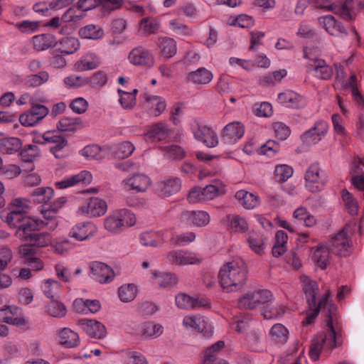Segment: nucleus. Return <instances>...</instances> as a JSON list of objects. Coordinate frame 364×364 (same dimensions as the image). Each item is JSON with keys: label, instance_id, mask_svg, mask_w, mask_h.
I'll return each mask as SVG.
<instances>
[{"label": "nucleus", "instance_id": "1", "mask_svg": "<svg viewBox=\"0 0 364 364\" xmlns=\"http://www.w3.org/2000/svg\"><path fill=\"white\" fill-rule=\"evenodd\" d=\"M335 307H331L328 310V319L327 326L328 331L326 333H320L314 339L309 350V356L316 361L318 360L321 350L323 346L332 350L342 345V331L339 326H334V321L336 319L334 311Z\"/></svg>", "mask_w": 364, "mask_h": 364}, {"label": "nucleus", "instance_id": "2", "mask_svg": "<svg viewBox=\"0 0 364 364\" xmlns=\"http://www.w3.org/2000/svg\"><path fill=\"white\" fill-rule=\"evenodd\" d=\"M247 278V269L245 262L240 257L225 263L220 268L218 279L221 287L228 291L237 290L242 287Z\"/></svg>", "mask_w": 364, "mask_h": 364}, {"label": "nucleus", "instance_id": "3", "mask_svg": "<svg viewBox=\"0 0 364 364\" xmlns=\"http://www.w3.org/2000/svg\"><path fill=\"white\" fill-rule=\"evenodd\" d=\"M6 222L11 228L17 229L16 234L23 241L28 239L29 235L45 226L43 220L28 217L19 212H10L6 217Z\"/></svg>", "mask_w": 364, "mask_h": 364}, {"label": "nucleus", "instance_id": "4", "mask_svg": "<svg viewBox=\"0 0 364 364\" xmlns=\"http://www.w3.org/2000/svg\"><path fill=\"white\" fill-rule=\"evenodd\" d=\"M136 223L135 215L129 210L120 209L107 217L104 222L106 230L117 232L124 226H132Z\"/></svg>", "mask_w": 364, "mask_h": 364}, {"label": "nucleus", "instance_id": "5", "mask_svg": "<svg viewBox=\"0 0 364 364\" xmlns=\"http://www.w3.org/2000/svg\"><path fill=\"white\" fill-rule=\"evenodd\" d=\"M272 299V294L267 289H258L249 291L238 301V306L243 309H254L257 306L266 304Z\"/></svg>", "mask_w": 364, "mask_h": 364}, {"label": "nucleus", "instance_id": "6", "mask_svg": "<svg viewBox=\"0 0 364 364\" xmlns=\"http://www.w3.org/2000/svg\"><path fill=\"white\" fill-rule=\"evenodd\" d=\"M54 193L53 190L50 187H39L33 190L31 196L34 200L39 203H43V208L41 210V213L46 220H53L55 218L57 210H55L50 204H48Z\"/></svg>", "mask_w": 364, "mask_h": 364}, {"label": "nucleus", "instance_id": "7", "mask_svg": "<svg viewBox=\"0 0 364 364\" xmlns=\"http://www.w3.org/2000/svg\"><path fill=\"white\" fill-rule=\"evenodd\" d=\"M192 132L196 140L201 141L208 147H215L218 144V138L216 132L210 127L200 124L194 122L191 124Z\"/></svg>", "mask_w": 364, "mask_h": 364}, {"label": "nucleus", "instance_id": "8", "mask_svg": "<svg viewBox=\"0 0 364 364\" xmlns=\"http://www.w3.org/2000/svg\"><path fill=\"white\" fill-rule=\"evenodd\" d=\"M305 181L306 188L312 193L319 192L323 188L326 178L320 175L318 164H313L309 167L305 173Z\"/></svg>", "mask_w": 364, "mask_h": 364}, {"label": "nucleus", "instance_id": "9", "mask_svg": "<svg viewBox=\"0 0 364 364\" xmlns=\"http://www.w3.org/2000/svg\"><path fill=\"white\" fill-rule=\"evenodd\" d=\"M332 254L339 257H347L350 254V240L343 228L328 242Z\"/></svg>", "mask_w": 364, "mask_h": 364}, {"label": "nucleus", "instance_id": "10", "mask_svg": "<svg viewBox=\"0 0 364 364\" xmlns=\"http://www.w3.org/2000/svg\"><path fill=\"white\" fill-rule=\"evenodd\" d=\"M49 109L42 105H36L18 117V120L23 126L33 127L41 122L48 114Z\"/></svg>", "mask_w": 364, "mask_h": 364}, {"label": "nucleus", "instance_id": "11", "mask_svg": "<svg viewBox=\"0 0 364 364\" xmlns=\"http://www.w3.org/2000/svg\"><path fill=\"white\" fill-rule=\"evenodd\" d=\"M310 51L311 49L309 48H305L304 50V58H309L314 61L313 63L307 65L308 70L315 71L316 76L320 79L325 80L330 79L333 73L332 68L328 65L324 60L311 57Z\"/></svg>", "mask_w": 364, "mask_h": 364}, {"label": "nucleus", "instance_id": "12", "mask_svg": "<svg viewBox=\"0 0 364 364\" xmlns=\"http://www.w3.org/2000/svg\"><path fill=\"white\" fill-rule=\"evenodd\" d=\"M129 60L131 63L135 65H141L148 68L155 64L154 57L151 52L143 47L138 46L132 50L129 55Z\"/></svg>", "mask_w": 364, "mask_h": 364}, {"label": "nucleus", "instance_id": "13", "mask_svg": "<svg viewBox=\"0 0 364 364\" xmlns=\"http://www.w3.org/2000/svg\"><path fill=\"white\" fill-rule=\"evenodd\" d=\"M90 276L101 284L112 282L114 278L113 269L105 263L93 262L90 264Z\"/></svg>", "mask_w": 364, "mask_h": 364}, {"label": "nucleus", "instance_id": "14", "mask_svg": "<svg viewBox=\"0 0 364 364\" xmlns=\"http://www.w3.org/2000/svg\"><path fill=\"white\" fill-rule=\"evenodd\" d=\"M43 139L47 142L54 144L50 148V151L55 158L62 159L68 155V152L65 150V148L68 146V140L65 137L56 135L54 132H47L43 134Z\"/></svg>", "mask_w": 364, "mask_h": 364}, {"label": "nucleus", "instance_id": "15", "mask_svg": "<svg viewBox=\"0 0 364 364\" xmlns=\"http://www.w3.org/2000/svg\"><path fill=\"white\" fill-rule=\"evenodd\" d=\"M328 125L323 120L317 121L313 127L305 132L301 136V140L306 144H317L326 134Z\"/></svg>", "mask_w": 364, "mask_h": 364}, {"label": "nucleus", "instance_id": "16", "mask_svg": "<svg viewBox=\"0 0 364 364\" xmlns=\"http://www.w3.org/2000/svg\"><path fill=\"white\" fill-rule=\"evenodd\" d=\"M180 220L187 225L203 227L209 223L210 215L203 210H186L181 213Z\"/></svg>", "mask_w": 364, "mask_h": 364}, {"label": "nucleus", "instance_id": "17", "mask_svg": "<svg viewBox=\"0 0 364 364\" xmlns=\"http://www.w3.org/2000/svg\"><path fill=\"white\" fill-rule=\"evenodd\" d=\"M78 325L91 338L102 339L106 336L107 329L100 321L82 318L77 321Z\"/></svg>", "mask_w": 364, "mask_h": 364}, {"label": "nucleus", "instance_id": "18", "mask_svg": "<svg viewBox=\"0 0 364 364\" xmlns=\"http://www.w3.org/2000/svg\"><path fill=\"white\" fill-rule=\"evenodd\" d=\"M245 127L240 122H232L228 124L221 132V137L227 144H235L242 137Z\"/></svg>", "mask_w": 364, "mask_h": 364}, {"label": "nucleus", "instance_id": "19", "mask_svg": "<svg viewBox=\"0 0 364 364\" xmlns=\"http://www.w3.org/2000/svg\"><path fill=\"white\" fill-rule=\"evenodd\" d=\"M181 187V181L178 177H171L160 182L155 186V192L162 196L168 197L178 193Z\"/></svg>", "mask_w": 364, "mask_h": 364}, {"label": "nucleus", "instance_id": "20", "mask_svg": "<svg viewBox=\"0 0 364 364\" xmlns=\"http://www.w3.org/2000/svg\"><path fill=\"white\" fill-rule=\"evenodd\" d=\"M97 232V228L91 223L77 224L69 232V237L77 241L88 239Z\"/></svg>", "mask_w": 364, "mask_h": 364}, {"label": "nucleus", "instance_id": "21", "mask_svg": "<svg viewBox=\"0 0 364 364\" xmlns=\"http://www.w3.org/2000/svg\"><path fill=\"white\" fill-rule=\"evenodd\" d=\"M301 280L309 307H314L316 305V296L319 294L318 284L307 276H301Z\"/></svg>", "mask_w": 364, "mask_h": 364}, {"label": "nucleus", "instance_id": "22", "mask_svg": "<svg viewBox=\"0 0 364 364\" xmlns=\"http://www.w3.org/2000/svg\"><path fill=\"white\" fill-rule=\"evenodd\" d=\"M125 188L144 192L151 184L150 178L144 174H135L123 181Z\"/></svg>", "mask_w": 364, "mask_h": 364}, {"label": "nucleus", "instance_id": "23", "mask_svg": "<svg viewBox=\"0 0 364 364\" xmlns=\"http://www.w3.org/2000/svg\"><path fill=\"white\" fill-rule=\"evenodd\" d=\"M107 208V205L104 200L99 198H91L86 205L81 206L80 210L90 217H99L106 213Z\"/></svg>", "mask_w": 364, "mask_h": 364}, {"label": "nucleus", "instance_id": "24", "mask_svg": "<svg viewBox=\"0 0 364 364\" xmlns=\"http://www.w3.org/2000/svg\"><path fill=\"white\" fill-rule=\"evenodd\" d=\"M213 73L205 68H200L187 75V80L200 87L213 80Z\"/></svg>", "mask_w": 364, "mask_h": 364}, {"label": "nucleus", "instance_id": "25", "mask_svg": "<svg viewBox=\"0 0 364 364\" xmlns=\"http://www.w3.org/2000/svg\"><path fill=\"white\" fill-rule=\"evenodd\" d=\"M92 174L86 171H81L78 174L69 176L64 180L57 182L55 186L63 189L77 183L89 184L92 181Z\"/></svg>", "mask_w": 364, "mask_h": 364}, {"label": "nucleus", "instance_id": "26", "mask_svg": "<svg viewBox=\"0 0 364 364\" xmlns=\"http://www.w3.org/2000/svg\"><path fill=\"white\" fill-rule=\"evenodd\" d=\"M312 249H315L313 255L314 261L321 269H324L331 257L332 252L330 250V245L327 242L326 245H321Z\"/></svg>", "mask_w": 364, "mask_h": 364}, {"label": "nucleus", "instance_id": "27", "mask_svg": "<svg viewBox=\"0 0 364 364\" xmlns=\"http://www.w3.org/2000/svg\"><path fill=\"white\" fill-rule=\"evenodd\" d=\"M167 257L170 262L177 265L193 264L200 262L195 255L181 251H172Z\"/></svg>", "mask_w": 364, "mask_h": 364}, {"label": "nucleus", "instance_id": "28", "mask_svg": "<svg viewBox=\"0 0 364 364\" xmlns=\"http://www.w3.org/2000/svg\"><path fill=\"white\" fill-rule=\"evenodd\" d=\"M157 46L161 55L166 58H172L177 51L176 42L169 37L159 38Z\"/></svg>", "mask_w": 364, "mask_h": 364}, {"label": "nucleus", "instance_id": "29", "mask_svg": "<svg viewBox=\"0 0 364 364\" xmlns=\"http://www.w3.org/2000/svg\"><path fill=\"white\" fill-rule=\"evenodd\" d=\"M227 221L228 228L232 232L244 233L249 229V225L245 218L239 215H228Z\"/></svg>", "mask_w": 364, "mask_h": 364}, {"label": "nucleus", "instance_id": "30", "mask_svg": "<svg viewBox=\"0 0 364 364\" xmlns=\"http://www.w3.org/2000/svg\"><path fill=\"white\" fill-rule=\"evenodd\" d=\"M59 343L66 348H75L80 344L77 333L69 328H63L58 333Z\"/></svg>", "mask_w": 364, "mask_h": 364}, {"label": "nucleus", "instance_id": "31", "mask_svg": "<svg viewBox=\"0 0 364 364\" xmlns=\"http://www.w3.org/2000/svg\"><path fill=\"white\" fill-rule=\"evenodd\" d=\"M247 243L250 248L256 254L262 255L264 252V237L260 233L252 230L248 233Z\"/></svg>", "mask_w": 364, "mask_h": 364}, {"label": "nucleus", "instance_id": "32", "mask_svg": "<svg viewBox=\"0 0 364 364\" xmlns=\"http://www.w3.org/2000/svg\"><path fill=\"white\" fill-rule=\"evenodd\" d=\"M235 198L246 209H253L259 203V197L245 190H240L235 193Z\"/></svg>", "mask_w": 364, "mask_h": 364}, {"label": "nucleus", "instance_id": "33", "mask_svg": "<svg viewBox=\"0 0 364 364\" xmlns=\"http://www.w3.org/2000/svg\"><path fill=\"white\" fill-rule=\"evenodd\" d=\"M138 334L144 338H156L163 333L161 325L153 322H144L138 326Z\"/></svg>", "mask_w": 364, "mask_h": 364}, {"label": "nucleus", "instance_id": "34", "mask_svg": "<svg viewBox=\"0 0 364 364\" xmlns=\"http://www.w3.org/2000/svg\"><path fill=\"white\" fill-rule=\"evenodd\" d=\"M278 101L286 107L298 108L302 101V97L294 91L286 90L279 94Z\"/></svg>", "mask_w": 364, "mask_h": 364}, {"label": "nucleus", "instance_id": "35", "mask_svg": "<svg viewBox=\"0 0 364 364\" xmlns=\"http://www.w3.org/2000/svg\"><path fill=\"white\" fill-rule=\"evenodd\" d=\"M170 133L167 125L162 122L152 125L146 134V136L152 141L164 140Z\"/></svg>", "mask_w": 364, "mask_h": 364}, {"label": "nucleus", "instance_id": "36", "mask_svg": "<svg viewBox=\"0 0 364 364\" xmlns=\"http://www.w3.org/2000/svg\"><path fill=\"white\" fill-rule=\"evenodd\" d=\"M355 0H346L343 4H337L335 14H338L346 21H352L355 18L356 13L354 8Z\"/></svg>", "mask_w": 364, "mask_h": 364}, {"label": "nucleus", "instance_id": "37", "mask_svg": "<svg viewBox=\"0 0 364 364\" xmlns=\"http://www.w3.org/2000/svg\"><path fill=\"white\" fill-rule=\"evenodd\" d=\"M56 44V39L52 34H42L35 36L33 38V48L37 50H44L55 46Z\"/></svg>", "mask_w": 364, "mask_h": 364}, {"label": "nucleus", "instance_id": "38", "mask_svg": "<svg viewBox=\"0 0 364 364\" xmlns=\"http://www.w3.org/2000/svg\"><path fill=\"white\" fill-rule=\"evenodd\" d=\"M80 46V41L77 38L65 37L59 41L58 50L60 53L69 55L76 52Z\"/></svg>", "mask_w": 364, "mask_h": 364}, {"label": "nucleus", "instance_id": "39", "mask_svg": "<svg viewBox=\"0 0 364 364\" xmlns=\"http://www.w3.org/2000/svg\"><path fill=\"white\" fill-rule=\"evenodd\" d=\"M22 146V142L17 137L1 138V154H13L18 152Z\"/></svg>", "mask_w": 364, "mask_h": 364}, {"label": "nucleus", "instance_id": "40", "mask_svg": "<svg viewBox=\"0 0 364 364\" xmlns=\"http://www.w3.org/2000/svg\"><path fill=\"white\" fill-rule=\"evenodd\" d=\"M20 156L23 162L29 163L30 166L28 169L32 171L34 166L31 164L36 158L40 156V150L38 146L33 144H28L21 149Z\"/></svg>", "mask_w": 364, "mask_h": 364}, {"label": "nucleus", "instance_id": "41", "mask_svg": "<svg viewBox=\"0 0 364 364\" xmlns=\"http://www.w3.org/2000/svg\"><path fill=\"white\" fill-rule=\"evenodd\" d=\"M323 26L326 31L332 36H339L341 33L347 34L341 23L336 21L333 16H326L323 18Z\"/></svg>", "mask_w": 364, "mask_h": 364}, {"label": "nucleus", "instance_id": "42", "mask_svg": "<svg viewBox=\"0 0 364 364\" xmlns=\"http://www.w3.org/2000/svg\"><path fill=\"white\" fill-rule=\"evenodd\" d=\"M79 35L83 38L97 40L102 38L104 31L98 25L90 24L81 28L79 31Z\"/></svg>", "mask_w": 364, "mask_h": 364}, {"label": "nucleus", "instance_id": "43", "mask_svg": "<svg viewBox=\"0 0 364 364\" xmlns=\"http://www.w3.org/2000/svg\"><path fill=\"white\" fill-rule=\"evenodd\" d=\"M26 242H31L34 247H46L50 245L52 242L51 235L48 232H33L29 235V238Z\"/></svg>", "mask_w": 364, "mask_h": 364}, {"label": "nucleus", "instance_id": "44", "mask_svg": "<svg viewBox=\"0 0 364 364\" xmlns=\"http://www.w3.org/2000/svg\"><path fill=\"white\" fill-rule=\"evenodd\" d=\"M225 347V343L219 341L208 348L204 351V357L202 364H213L216 360L218 353Z\"/></svg>", "mask_w": 364, "mask_h": 364}, {"label": "nucleus", "instance_id": "45", "mask_svg": "<svg viewBox=\"0 0 364 364\" xmlns=\"http://www.w3.org/2000/svg\"><path fill=\"white\" fill-rule=\"evenodd\" d=\"M289 331L281 323L274 324L270 330V336L272 341L277 343H284L288 339Z\"/></svg>", "mask_w": 364, "mask_h": 364}, {"label": "nucleus", "instance_id": "46", "mask_svg": "<svg viewBox=\"0 0 364 364\" xmlns=\"http://www.w3.org/2000/svg\"><path fill=\"white\" fill-rule=\"evenodd\" d=\"M183 324L187 327H191L194 328L195 330L203 332V335L205 336H209L211 334V331H204L205 327V321L202 318H196L191 316H186L183 318Z\"/></svg>", "mask_w": 364, "mask_h": 364}, {"label": "nucleus", "instance_id": "47", "mask_svg": "<svg viewBox=\"0 0 364 364\" xmlns=\"http://www.w3.org/2000/svg\"><path fill=\"white\" fill-rule=\"evenodd\" d=\"M18 310V308L11 306H5V308L1 309V311L4 312V321L15 326L23 324L25 323L24 319L18 318L16 316Z\"/></svg>", "mask_w": 364, "mask_h": 364}, {"label": "nucleus", "instance_id": "48", "mask_svg": "<svg viewBox=\"0 0 364 364\" xmlns=\"http://www.w3.org/2000/svg\"><path fill=\"white\" fill-rule=\"evenodd\" d=\"M82 121L80 118L63 117L57 125V128L63 132H74L77 130L76 125H80Z\"/></svg>", "mask_w": 364, "mask_h": 364}, {"label": "nucleus", "instance_id": "49", "mask_svg": "<svg viewBox=\"0 0 364 364\" xmlns=\"http://www.w3.org/2000/svg\"><path fill=\"white\" fill-rule=\"evenodd\" d=\"M47 312L51 316L62 318L66 315L67 309L64 304L54 299L48 304Z\"/></svg>", "mask_w": 364, "mask_h": 364}, {"label": "nucleus", "instance_id": "50", "mask_svg": "<svg viewBox=\"0 0 364 364\" xmlns=\"http://www.w3.org/2000/svg\"><path fill=\"white\" fill-rule=\"evenodd\" d=\"M136 287L132 284H129L120 287L118 290V294L122 301L129 302L134 299L136 296Z\"/></svg>", "mask_w": 364, "mask_h": 364}, {"label": "nucleus", "instance_id": "51", "mask_svg": "<svg viewBox=\"0 0 364 364\" xmlns=\"http://www.w3.org/2000/svg\"><path fill=\"white\" fill-rule=\"evenodd\" d=\"M159 27V21L154 18H144L140 21V29L146 35L156 33Z\"/></svg>", "mask_w": 364, "mask_h": 364}, {"label": "nucleus", "instance_id": "52", "mask_svg": "<svg viewBox=\"0 0 364 364\" xmlns=\"http://www.w3.org/2000/svg\"><path fill=\"white\" fill-rule=\"evenodd\" d=\"M342 198L348 213L352 215H357L358 212V204L353 195L346 189H344L342 191Z\"/></svg>", "mask_w": 364, "mask_h": 364}, {"label": "nucleus", "instance_id": "53", "mask_svg": "<svg viewBox=\"0 0 364 364\" xmlns=\"http://www.w3.org/2000/svg\"><path fill=\"white\" fill-rule=\"evenodd\" d=\"M144 99L146 103L155 105V116L160 115L166 109V104L164 100L158 96H151L147 93L144 95Z\"/></svg>", "mask_w": 364, "mask_h": 364}, {"label": "nucleus", "instance_id": "54", "mask_svg": "<svg viewBox=\"0 0 364 364\" xmlns=\"http://www.w3.org/2000/svg\"><path fill=\"white\" fill-rule=\"evenodd\" d=\"M100 64V60L97 56L92 57L91 60L83 59L75 63L76 70L82 72L97 68Z\"/></svg>", "mask_w": 364, "mask_h": 364}, {"label": "nucleus", "instance_id": "55", "mask_svg": "<svg viewBox=\"0 0 364 364\" xmlns=\"http://www.w3.org/2000/svg\"><path fill=\"white\" fill-rule=\"evenodd\" d=\"M87 81L92 87L100 88L107 84L108 77L105 71L99 70L93 73L90 77H87Z\"/></svg>", "mask_w": 364, "mask_h": 364}, {"label": "nucleus", "instance_id": "56", "mask_svg": "<svg viewBox=\"0 0 364 364\" xmlns=\"http://www.w3.org/2000/svg\"><path fill=\"white\" fill-rule=\"evenodd\" d=\"M202 191L205 201L212 200L220 195H223L225 193L223 187H219L213 184H209L205 187L202 188Z\"/></svg>", "mask_w": 364, "mask_h": 364}, {"label": "nucleus", "instance_id": "57", "mask_svg": "<svg viewBox=\"0 0 364 364\" xmlns=\"http://www.w3.org/2000/svg\"><path fill=\"white\" fill-rule=\"evenodd\" d=\"M166 158L180 160L185 156V151L178 145H170L162 148Z\"/></svg>", "mask_w": 364, "mask_h": 364}, {"label": "nucleus", "instance_id": "58", "mask_svg": "<svg viewBox=\"0 0 364 364\" xmlns=\"http://www.w3.org/2000/svg\"><path fill=\"white\" fill-rule=\"evenodd\" d=\"M292 174V168L286 164L277 166L274 170L275 179L279 182L286 181Z\"/></svg>", "mask_w": 364, "mask_h": 364}, {"label": "nucleus", "instance_id": "59", "mask_svg": "<svg viewBox=\"0 0 364 364\" xmlns=\"http://www.w3.org/2000/svg\"><path fill=\"white\" fill-rule=\"evenodd\" d=\"M60 284L53 279H47L43 286L44 294L49 299H54L57 291L60 289Z\"/></svg>", "mask_w": 364, "mask_h": 364}, {"label": "nucleus", "instance_id": "60", "mask_svg": "<svg viewBox=\"0 0 364 364\" xmlns=\"http://www.w3.org/2000/svg\"><path fill=\"white\" fill-rule=\"evenodd\" d=\"M85 14L78 6L69 8L63 15L62 19L65 22L77 21L85 16Z\"/></svg>", "mask_w": 364, "mask_h": 364}, {"label": "nucleus", "instance_id": "61", "mask_svg": "<svg viewBox=\"0 0 364 364\" xmlns=\"http://www.w3.org/2000/svg\"><path fill=\"white\" fill-rule=\"evenodd\" d=\"M63 82L69 88H77L88 84L87 77L75 75L66 77Z\"/></svg>", "mask_w": 364, "mask_h": 364}, {"label": "nucleus", "instance_id": "62", "mask_svg": "<svg viewBox=\"0 0 364 364\" xmlns=\"http://www.w3.org/2000/svg\"><path fill=\"white\" fill-rule=\"evenodd\" d=\"M134 151V146L130 141H123L119 144L115 156L119 159H125L130 156Z\"/></svg>", "mask_w": 364, "mask_h": 364}, {"label": "nucleus", "instance_id": "63", "mask_svg": "<svg viewBox=\"0 0 364 364\" xmlns=\"http://www.w3.org/2000/svg\"><path fill=\"white\" fill-rule=\"evenodd\" d=\"M159 285L163 288H170L178 282L177 277L171 273H161L159 276Z\"/></svg>", "mask_w": 364, "mask_h": 364}, {"label": "nucleus", "instance_id": "64", "mask_svg": "<svg viewBox=\"0 0 364 364\" xmlns=\"http://www.w3.org/2000/svg\"><path fill=\"white\" fill-rule=\"evenodd\" d=\"M49 75L46 71H42L36 75L28 77L26 84L31 87H37L48 81Z\"/></svg>", "mask_w": 364, "mask_h": 364}]
</instances>
